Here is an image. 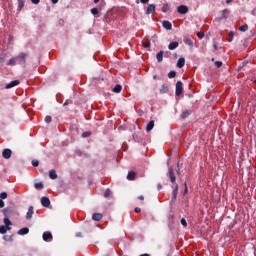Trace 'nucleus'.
<instances>
[{
	"label": "nucleus",
	"instance_id": "20e7f679",
	"mask_svg": "<svg viewBox=\"0 0 256 256\" xmlns=\"http://www.w3.org/2000/svg\"><path fill=\"white\" fill-rule=\"evenodd\" d=\"M168 177L171 183H175V181L177 180V178L175 177V171L173 170L172 167L168 168Z\"/></svg>",
	"mask_w": 256,
	"mask_h": 256
},
{
	"label": "nucleus",
	"instance_id": "e2e57ef3",
	"mask_svg": "<svg viewBox=\"0 0 256 256\" xmlns=\"http://www.w3.org/2000/svg\"><path fill=\"white\" fill-rule=\"evenodd\" d=\"M214 49H217V45L216 44L214 45Z\"/></svg>",
	"mask_w": 256,
	"mask_h": 256
},
{
	"label": "nucleus",
	"instance_id": "393cba45",
	"mask_svg": "<svg viewBox=\"0 0 256 256\" xmlns=\"http://www.w3.org/2000/svg\"><path fill=\"white\" fill-rule=\"evenodd\" d=\"M169 9H171V6H169V4H163L162 13H167Z\"/></svg>",
	"mask_w": 256,
	"mask_h": 256
},
{
	"label": "nucleus",
	"instance_id": "f8f14e48",
	"mask_svg": "<svg viewBox=\"0 0 256 256\" xmlns=\"http://www.w3.org/2000/svg\"><path fill=\"white\" fill-rule=\"evenodd\" d=\"M153 127H155V121L151 120L146 126L147 133H149V131H153Z\"/></svg>",
	"mask_w": 256,
	"mask_h": 256
},
{
	"label": "nucleus",
	"instance_id": "dca6fc26",
	"mask_svg": "<svg viewBox=\"0 0 256 256\" xmlns=\"http://www.w3.org/2000/svg\"><path fill=\"white\" fill-rule=\"evenodd\" d=\"M11 230V227L9 226H0V233L1 235H5V233H7V231Z\"/></svg>",
	"mask_w": 256,
	"mask_h": 256
},
{
	"label": "nucleus",
	"instance_id": "6e6552de",
	"mask_svg": "<svg viewBox=\"0 0 256 256\" xmlns=\"http://www.w3.org/2000/svg\"><path fill=\"white\" fill-rule=\"evenodd\" d=\"M162 26L164 27V29H167V31H171V29H173V24H171V22L167 20L162 22Z\"/></svg>",
	"mask_w": 256,
	"mask_h": 256
},
{
	"label": "nucleus",
	"instance_id": "0e129e2a",
	"mask_svg": "<svg viewBox=\"0 0 256 256\" xmlns=\"http://www.w3.org/2000/svg\"><path fill=\"white\" fill-rule=\"evenodd\" d=\"M158 188L161 189V184L158 185Z\"/></svg>",
	"mask_w": 256,
	"mask_h": 256
},
{
	"label": "nucleus",
	"instance_id": "412c9836",
	"mask_svg": "<svg viewBox=\"0 0 256 256\" xmlns=\"http://www.w3.org/2000/svg\"><path fill=\"white\" fill-rule=\"evenodd\" d=\"M7 65L9 66H14V65H17V58H11L8 62H7Z\"/></svg>",
	"mask_w": 256,
	"mask_h": 256
},
{
	"label": "nucleus",
	"instance_id": "2eb2a0df",
	"mask_svg": "<svg viewBox=\"0 0 256 256\" xmlns=\"http://www.w3.org/2000/svg\"><path fill=\"white\" fill-rule=\"evenodd\" d=\"M177 67L179 69L185 67V58H179L178 61H177Z\"/></svg>",
	"mask_w": 256,
	"mask_h": 256
},
{
	"label": "nucleus",
	"instance_id": "ea45409f",
	"mask_svg": "<svg viewBox=\"0 0 256 256\" xmlns=\"http://www.w3.org/2000/svg\"><path fill=\"white\" fill-rule=\"evenodd\" d=\"M33 167H39V161L38 160H32Z\"/></svg>",
	"mask_w": 256,
	"mask_h": 256
},
{
	"label": "nucleus",
	"instance_id": "aec40b11",
	"mask_svg": "<svg viewBox=\"0 0 256 256\" xmlns=\"http://www.w3.org/2000/svg\"><path fill=\"white\" fill-rule=\"evenodd\" d=\"M27 233H29V228H21L18 231V235H27Z\"/></svg>",
	"mask_w": 256,
	"mask_h": 256
},
{
	"label": "nucleus",
	"instance_id": "3c124183",
	"mask_svg": "<svg viewBox=\"0 0 256 256\" xmlns=\"http://www.w3.org/2000/svg\"><path fill=\"white\" fill-rule=\"evenodd\" d=\"M51 2L53 3V5H57V3H59V0H51Z\"/></svg>",
	"mask_w": 256,
	"mask_h": 256
},
{
	"label": "nucleus",
	"instance_id": "2f4dec72",
	"mask_svg": "<svg viewBox=\"0 0 256 256\" xmlns=\"http://www.w3.org/2000/svg\"><path fill=\"white\" fill-rule=\"evenodd\" d=\"M185 43H186V45H189V47H193V40L187 38V39L185 40Z\"/></svg>",
	"mask_w": 256,
	"mask_h": 256
},
{
	"label": "nucleus",
	"instance_id": "1a4fd4ad",
	"mask_svg": "<svg viewBox=\"0 0 256 256\" xmlns=\"http://www.w3.org/2000/svg\"><path fill=\"white\" fill-rule=\"evenodd\" d=\"M41 205H43V207H49V205H51V200L44 196L41 198Z\"/></svg>",
	"mask_w": 256,
	"mask_h": 256
},
{
	"label": "nucleus",
	"instance_id": "603ef678",
	"mask_svg": "<svg viewBox=\"0 0 256 256\" xmlns=\"http://www.w3.org/2000/svg\"><path fill=\"white\" fill-rule=\"evenodd\" d=\"M140 3H143L145 5L146 3H149V0H140Z\"/></svg>",
	"mask_w": 256,
	"mask_h": 256
},
{
	"label": "nucleus",
	"instance_id": "4be33fe9",
	"mask_svg": "<svg viewBox=\"0 0 256 256\" xmlns=\"http://www.w3.org/2000/svg\"><path fill=\"white\" fill-rule=\"evenodd\" d=\"M189 115H191V111L185 110L184 112H182L181 117H182V119H187V117H189Z\"/></svg>",
	"mask_w": 256,
	"mask_h": 256
},
{
	"label": "nucleus",
	"instance_id": "b1692460",
	"mask_svg": "<svg viewBox=\"0 0 256 256\" xmlns=\"http://www.w3.org/2000/svg\"><path fill=\"white\" fill-rule=\"evenodd\" d=\"M227 17H229V10L228 9H224L222 11L221 19H227Z\"/></svg>",
	"mask_w": 256,
	"mask_h": 256
},
{
	"label": "nucleus",
	"instance_id": "79ce46f5",
	"mask_svg": "<svg viewBox=\"0 0 256 256\" xmlns=\"http://www.w3.org/2000/svg\"><path fill=\"white\" fill-rule=\"evenodd\" d=\"M215 65H216V67H221L222 65H223V62H221V61H216L215 62Z\"/></svg>",
	"mask_w": 256,
	"mask_h": 256
},
{
	"label": "nucleus",
	"instance_id": "c9c22d12",
	"mask_svg": "<svg viewBox=\"0 0 256 256\" xmlns=\"http://www.w3.org/2000/svg\"><path fill=\"white\" fill-rule=\"evenodd\" d=\"M18 5H19L20 9H22V7L25 6V1L24 0H18Z\"/></svg>",
	"mask_w": 256,
	"mask_h": 256
},
{
	"label": "nucleus",
	"instance_id": "4468645a",
	"mask_svg": "<svg viewBox=\"0 0 256 256\" xmlns=\"http://www.w3.org/2000/svg\"><path fill=\"white\" fill-rule=\"evenodd\" d=\"M177 47H179V42H171L169 45H168V49L170 51H174V49H177Z\"/></svg>",
	"mask_w": 256,
	"mask_h": 256
},
{
	"label": "nucleus",
	"instance_id": "c85d7f7f",
	"mask_svg": "<svg viewBox=\"0 0 256 256\" xmlns=\"http://www.w3.org/2000/svg\"><path fill=\"white\" fill-rule=\"evenodd\" d=\"M234 37H235V32L230 31V32H229V39H228L229 43H231V41H233V38H234Z\"/></svg>",
	"mask_w": 256,
	"mask_h": 256
},
{
	"label": "nucleus",
	"instance_id": "4d7b16f0",
	"mask_svg": "<svg viewBox=\"0 0 256 256\" xmlns=\"http://www.w3.org/2000/svg\"><path fill=\"white\" fill-rule=\"evenodd\" d=\"M64 105H69V100H67V101L64 103Z\"/></svg>",
	"mask_w": 256,
	"mask_h": 256
},
{
	"label": "nucleus",
	"instance_id": "680f3d73",
	"mask_svg": "<svg viewBox=\"0 0 256 256\" xmlns=\"http://www.w3.org/2000/svg\"><path fill=\"white\" fill-rule=\"evenodd\" d=\"M253 83H256V78L253 79Z\"/></svg>",
	"mask_w": 256,
	"mask_h": 256
},
{
	"label": "nucleus",
	"instance_id": "7ed1b4c3",
	"mask_svg": "<svg viewBox=\"0 0 256 256\" xmlns=\"http://www.w3.org/2000/svg\"><path fill=\"white\" fill-rule=\"evenodd\" d=\"M176 96L179 97L183 93V82L178 81L176 83Z\"/></svg>",
	"mask_w": 256,
	"mask_h": 256
},
{
	"label": "nucleus",
	"instance_id": "864d4df0",
	"mask_svg": "<svg viewBox=\"0 0 256 256\" xmlns=\"http://www.w3.org/2000/svg\"><path fill=\"white\" fill-rule=\"evenodd\" d=\"M138 199H140V201H144V200H145V197H144L143 195H140V196L138 197Z\"/></svg>",
	"mask_w": 256,
	"mask_h": 256
},
{
	"label": "nucleus",
	"instance_id": "5701e85b",
	"mask_svg": "<svg viewBox=\"0 0 256 256\" xmlns=\"http://www.w3.org/2000/svg\"><path fill=\"white\" fill-rule=\"evenodd\" d=\"M49 177L50 179H57V172L55 170H50Z\"/></svg>",
	"mask_w": 256,
	"mask_h": 256
},
{
	"label": "nucleus",
	"instance_id": "c756f323",
	"mask_svg": "<svg viewBox=\"0 0 256 256\" xmlns=\"http://www.w3.org/2000/svg\"><path fill=\"white\" fill-rule=\"evenodd\" d=\"M175 75H177V72H175V71H170V72L168 73L169 79L175 78Z\"/></svg>",
	"mask_w": 256,
	"mask_h": 256
},
{
	"label": "nucleus",
	"instance_id": "052dcab7",
	"mask_svg": "<svg viewBox=\"0 0 256 256\" xmlns=\"http://www.w3.org/2000/svg\"><path fill=\"white\" fill-rule=\"evenodd\" d=\"M153 79H157V75H154V76H153Z\"/></svg>",
	"mask_w": 256,
	"mask_h": 256
},
{
	"label": "nucleus",
	"instance_id": "f704fd0d",
	"mask_svg": "<svg viewBox=\"0 0 256 256\" xmlns=\"http://www.w3.org/2000/svg\"><path fill=\"white\" fill-rule=\"evenodd\" d=\"M91 13H92V15H98V14H99V9H97V8H92V9H91Z\"/></svg>",
	"mask_w": 256,
	"mask_h": 256
},
{
	"label": "nucleus",
	"instance_id": "c03bdc74",
	"mask_svg": "<svg viewBox=\"0 0 256 256\" xmlns=\"http://www.w3.org/2000/svg\"><path fill=\"white\" fill-rule=\"evenodd\" d=\"M45 122L46 123H51V116H46L45 117Z\"/></svg>",
	"mask_w": 256,
	"mask_h": 256
},
{
	"label": "nucleus",
	"instance_id": "f3484780",
	"mask_svg": "<svg viewBox=\"0 0 256 256\" xmlns=\"http://www.w3.org/2000/svg\"><path fill=\"white\" fill-rule=\"evenodd\" d=\"M127 179L128 181H135V172L133 171L128 172Z\"/></svg>",
	"mask_w": 256,
	"mask_h": 256
},
{
	"label": "nucleus",
	"instance_id": "13d9d810",
	"mask_svg": "<svg viewBox=\"0 0 256 256\" xmlns=\"http://www.w3.org/2000/svg\"><path fill=\"white\" fill-rule=\"evenodd\" d=\"M77 237H81V233L76 234Z\"/></svg>",
	"mask_w": 256,
	"mask_h": 256
},
{
	"label": "nucleus",
	"instance_id": "37998d69",
	"mask_svg": "<svg viewBox=\"0 0 256 256\" xmlns=\"http://www.w3.org/2000/svg\"><path fill=\"white\" fill-rule=\"evenodd\" d=\"M143 46H144L146 49H149V47H151V43L146 42V43L143 44Z\"/></svg>",
	"mask_w": 256,
	"mask_h": 256
},
{
	"label": "nucleus",
	"instance_id": "9d476101",
	"mask_svg": "<svg viewBox=\"0 0 256 256\" xmlns=\"http://www.w3.org/2000/svg\"><path fill=\"white\" fill-rule=\"evenodd\" d=\"M155 11V4H149L146 10V15H151Z\"/></svg>",
	"mask_w": 256,
	"mask_h": 256
},
{
	"label": "nucleus",
	"instance_id": "e433bc0d",
	"mask_svg": "<svg viewBox=\"0 0 256 256\" xmlns=\"http://www.w3.org/2000/svg\"><path fill=\"white\" fill-rule=\"evenodd\" d=\"M197 37H198V39H203V37H205V33L197 32Z\"/></svg>",
	"mask_w": 256,
	"mask_h": 256
},
{
	"label": "nucleus",
	"instance_id": "f257e3e1",
	"mask_svg": "<svg viewBox=\"0 0 256 256\" xmlns=\"http://www.w3.org/2000/svg\"><path fill=\"white\" fill-rule=\"evenodd\" d=\"M26 57H27V53H21L19 56L16 57L17 63H19V65H25Z\"/></svg>",
	"mask_w": 256,
	"mask_h": 256
},
{
	"label": "nucleus",
	"instance_id": "423d86ee",
	"mask_svg": "<svg viewBox=\"0 0 256 256\" xmlns=\"http://www.w3.org/2000/svg\"><path fill=\"white\" fill-rule=\"evenodd\" d=\"M11 155H13V151H11V149L9 148L4 149L2 152V156L4 159H11Z\"/></svg>",
	"mask_w": 256,
	"mask_h": 256
},
{
	"label": "nucleus",
	"instance_id": "9b49d317",
	"mask_svg": "<svg viewBox=\"0 0 256 256\" xmlns=\"http://www.w3.org/2000/svg\"><path fill=\"white\" fill-rule=\"evenodd\" d=\"M33 213H34V208H33V206H30L29 209H28V212L26 214V219L27 220L32 219L33 218Z\"/></svg>",
	"mask_w": 256,
	"mask_h": 256
},
{
	"label": "nucleus",
	"instance_id": "a19ab883",
	"mask_svg": "<svg viewBox=\"0 0 256 256\" xmlns=\"http://www.w3.org/2000/svg\"><path fill=\"white\" fill-rule=\"evenodd\" d=\"M181 225H183V227H187V220H185V218L181 219Z\"/></svg>",
	"mask_w": 256,
	"mask_h": 256
},
{
	"label": "nucleus",
	"instance_id": "f03ea898",
	"mask_svg": "<svg viewBox=\"0 0 256 256\" xmlns=\"http://www.w3.org/2000/svg\"><path fill=\"white\" fill-rule=\"evenodd\" d=\"M177 12L180 15H186V13H189V7L185 6V5H180L177 8Z\"/></svg>",
	"mask_w": 256,
	"mask_h": 256
},
{
	"label": "nucleus",
	"instance_id": "4c0bfd02",
	"mask_svg": "<svg viewBox=\"0 0 256 256\" xmlns=\"http://www.w3.org/2000/svg\"><path fill=\"white\" fill-rule=\"evenodd\" d=\"M111 195V190L109 189H106L105 192H104V197H109Z\"/></svg>",
	"mask_w": 256,
	"mask_h": 256
},
{
	"label": "nucleus",
	"instance_id": "49530a36",
	"mask_svg": "<svg viewBox=\"0 0 256 256\" xmlns=\"http://www.w3.org/2000/svg\"><path fill=\"white\" fill-rule=\"evenodd\" d=\"M5 207V202L0 199V209H3Z\"/></svg>",
	"mask_w": 256,
	"mask_h": 256
},
{
	"label": "nucleus",
	"instance_id": "a211bd4d",
	"mask_svg": "<svg viewBox=\"0 0 256 256\" xmlns=\"http://www.w3.org/2000/svg\"><path fill=\"white\" fill-rule=\"evenodd\" d=\"M179 191V185L175 184L172 195H173V199H177V193Z\"/></svg>",
	"mask_w": 256,
	"mask_h": 256
},
{
	"label": "nucleus",
	"instance_id": "8fccbe9b",
	"mask_svg": "<svg viewBox=\"0 0 256 256\" xmlns=\"http://www.w3.org/2000/svg\"><path fill=\"white\" fill-rule=\"evenodd\" d=\"M135 213H141V208L136 207V208H135Z\"/></svg>",
	"mask_w": 256,
	"mask_h": 256
},
{
	"label": "nucleus",
	"instance_id": "69168bd1",
	"mask_svg": "<svg viewBox=\"0 0 256 256\" xmlns=\"http://www.w3.org/2000/svg\"><path fill=\"white\" fill-rule=\"evenodd\" d=\"M177 173H179V169H178Z\"/></svg>",
	"mask_w": 256,
	"mask_h": 256
},
{
	"label": "nucleus",
	"instance_id": "473e14b6",
	"mask_svg": "<svg viewBox=\"0 0 256 256\" xmlns=\"http://www.w3.org/2000/svg\"><path fill=\"white\" fill-rule=\"evenodd\" d=\"M4 241H13V236L5 235L3 236Z\"/></svg>",
	"mask_w": 256,
	"mask_h": 256
},
{
	"label": "nucleus",
	"instance_id": "6e6d98bb",
	"mask_svg": "<svg viewBox=\"0 0 256 256\" xmlns=\"http://www.w3.org/2000/svg\"><path fill=\"white\" fill-rule=\"evenodd\" d=\"M241 67H245V62L242 63V66H240L239 69H241Z\"/></svg>",
	"mask_w": 256,
	"mask_h": 256
},
{
	"label": "nucleus",
	"instance_id": "6ab92c4d",
	"mask_svg": "<svg viewBox=\"0 0 256 256\" xmlns=\"http://www.w3.org/2000/svg\"><path fill=\"white\" fill-rule=\"evenodd\" d=\"M156 59L158 63H161V61H163V51H160L156 54Z\"/></svg>",
	"mask_w": 256,
	"mask_h": 256
},
{
	"label": "nucleus",
	"instance_id": "de8ad7c7",
	"mask_svg": "<svg viewBox=\"0 0 256 256\" xmlns=\"http://www.w3.org/2000/svg\"><path fill=\"white\" fill-rule=\"evenodd\" d=\"M89 135H90L89 132H84V133L82 134V137H89Z\"/></svg>",
	"mask_w": 256,
	"mask_h": 256
},
{
	"label": "nucleus",
	"instance_id": "bf43d9fd",
	"mask_svg": "<svg viewBox=\"0 0 256 256\" xmlns=\"http://www.w3.org/2000/svg\"><path fill=\"white\" fill-rule=\"evenodd\" d=\"M94 3H99V0H94Z\"/></svg>",
	"mask_w": 256,
	"mask_h": 256
},
{
	"label": "nucleus",
	"instance_id": "bb28decb",
	"mask_svg": "<svg viewBox=\"0 0 256 256\" xmlns=\"http://www.w3.org/2000/svg\"><path fill=\"white\" fill-rule=\"evenodd\" d=\"M167 91H169V88L167 87V85L163 84L160 88V93L165 94L167 93Z\"/></svg>",
	"mask_w": 256,
	"mask_h": 256
},
{
	"label": "nucleus",
	"instance_id": "ddd939ff",
	"mask_svg": "<svg viewBox=\"0 0 256 256\" xmlns=\"http://www.w3.org/2000/svg\"><path fill=\"white\" fill-rule=\"evenodd\" d=\"M92 219H93V221H101V219H103V214H101V213H94L92 215Z\"/></svg>",
	"mask_w": 256,
	"mask_h": 256
},
{
	"label": "nucleus",
	"instance_id": "58836bf2",
	"mask_svg": "<svg viewBox=\"0 0 256 256\" xmlns=\"http://www.w3.org/2000/svg\"><path fill=\"white\" fill-rule=\"evenodd\" d=\"M0 199L3 200V199H7V192H2L0 194Z\"/></svg>",
	"mask_w": 256,
	"mask_h": 256
},
{
	"label": "nucleus",
	"instance_id": "39448f33",
	"mask_svg": "<svg viewBox=\"0 0 256 256\" xmlns=\"http://www.w3.org/2000/svg\"><path fill=\"white\" fill-rule=\"evenodd\" d=\"M42 238H43V241H46L49 243L53 241V234H51V232L49 231H46L43 233Z\"/></svg>",
	"mask_w": 256,
	"mask_h": 256
},
{
	"label": "nucleus",
	"instance_id": "5fc2aeb1",
	"mask_svg": "<svg viewBox=\"0 0 256 256\" xmlns=\"http://www.w3.org/2000/svg\"><path fill=\"white\" fill-rule=\"evenodd\" d=\"M226 3H227V4L233 3V0H226Z\"/></svg>",
	"mask_w": 256,
	"mask_h": 256
},
{
	"label": "nucleus",
	"instance_id": "72a5a7b5",
	"mask_svg": "<svg viewBox=\"0 0 256 256\" xmlns=\"http://www.w3.org/2000/svg\"><path fill=\"white\" fill-rule=\"evenodd\" d=\"M4 224L6 225V227H9V225H12L11 221L9 220V218H4Z\"/></svg>",
	"mask_w": 256,
	"mask_h": 256
},
{
	"label": "nucleus",
	"instance_id": "0eeeda50",
	"mask_svg": "<svg viewBox=\"0 0 256 256\" xmlns=\"http://www.w3.org/2000/svg\"><path fill=\"white\" fill-rule=\"evenodd\" d=\"M21 83L19 80L11 81L10 83L6 84L5 89H13V87H17Z\"/></svg>",
	"mask_w": 256,
	"mask_h": 256
},
{
	"label": "nucleus",
	"instance_id": "7c9ffc66",
	"mask_svg": "<svg viewBox=\"0 0 256 256\" xmlns=\"http://www.w3.org/2000/svg\"><path fill=\"white\" fill-rule=\"evenodd\" d=\"M34 187H35V189H43V184H42V182H38V183L34 184Z\"/></svg>",
	"mask_w": 256,
	"mask_h": 256
},
{
	"label": "nucleus",
	"instance_id": "a18cd8bd",
	"mask_svg": "<svg viewBox=\"0 0 256 256\" xmlns=\"http://www.w3.org/2000/svg\"><path fill=\"white\" fill-rule=\"evenodd\" d=\"M41 0H31V3H33L34 5H39Z\"/></svg>",
	"mask_w": 256,
	"mask_h": 256
},
{
	"label": "nucleus",
	"instance_id": "a878e982",
	"mask_svg": "<svg viewBox=\"0 0 256 256\" xmlns=\"http://www.w3.org/2000/svg\"><path fill=\"white\" fill-rule=\"evenodd\" d=\"M121 89H123V87H122L120 84H118V85H116V86L113 88V92H114V93H121Z\"/></svg>",
	"mask_w": 256,
	"mask_h": 256
},
{
	"label": "nucleus",
	"instance_id": "cd10ccee",
	"mask_svg": "<svg viewBox=\"0 0 256 256\" xmlns=\"http://www.w3.org/2000/svg\"><path fill=\"white\" fill-rule=\"evenodd\" d=\"M249 29V26L247 24H244L239 27V31L245 32Z\"/></svg>",
	"mask_w": 256,
	"mask_h": 256
},
{
	"label": "nucleus",
	"instance_id": "09e8293b",
	"mask_svg": "<svg viewBox=\"0 0 256 256\" xmlns=\"http://www.w3.org/2000/svg\"><path fill=\"white\" fill-rule=\"evenodd\" d=\"M188 191H189V190L187 189V184L185 183L184 195H187Z\"/></svg>",
	"mask_w": 256,
	"mask_h": 256
}]
</instances>
